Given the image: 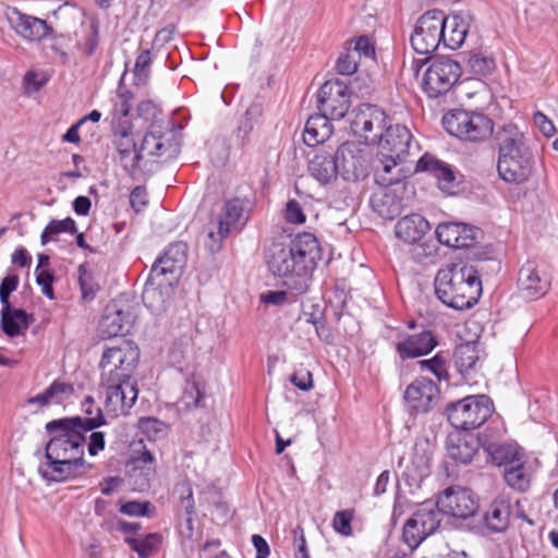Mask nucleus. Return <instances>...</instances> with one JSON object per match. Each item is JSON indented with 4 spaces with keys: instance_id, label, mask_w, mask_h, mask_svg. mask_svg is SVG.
I'll use <instances>...</instances> for the list:
<instances>
[{
    "instance_id": "7c9ffc66",
    "label": "nucleus",
    "mask_w": 558,
    "mask_h": 558,
    "mask_svg": "<svg viewBox=\"0 0 558 558\" xmlns=\"http://www.w3.org/2000/svg\"><path fill=\"white\" fill-rule=\"evenodd\" d=\"M331 118L323 113L311 116L305 124L303 141L307 146H316L327 141L332 134Z\"/></svg>"
},
{
    "instance_id": "6e6552de",
    "label": "nucleus",
    "mask_w": 558,
    "mask_h": 558,
    "mask_svg": "<svg viewBox=\"0 0 558 558\" xmlns=\"http://www.w3.org/2000/svg\"><path fill=\"white\" fill-rule=\"evenodd\" d=\"M462 74L460 63L449 57H434L424 72L422 89L429 98L446 95Z\"/></svg>"
},
{
    "instance_id": "cd10ccee",
    "label": "nucleus",
    "mask_w": 558,
    "mask_h": 558,
    "mask_svg": "<svg viewBox=\"0 0 558 558\" xmlns=\"http://www.w3.org/2000/svg\"><path fill=\"white\" fill-rule=\"evenodd\" d=\"M244 202L232 198L225 203L223 214L217 220L220 235H229L233 230H240L246 222Z\"/></svg>"
},
{
    "instance_id": "a878e982",
    "label": "nucleus",
    "mask_w": 558,
    "mask_h": 558,
    "mask_svg": "<svg viewBox=\"0 0 558 558\" xmlns=\"http://www.w3.org/2000/svg\"><path fill=\"white\" fill-rule=\"evenodd\" d=\"M416 172H428L438 181V186L449 191L456 186V173L452 167L432 154H424L416 162Z\"/></svg>"
},
{
    "instance_id": "6e6d98bb",
    "label": "nucleus",
    "mask_w": 558,
    "mask_h": 558,
    "mask_svg": "<svg viewBox=\"0 0 558 558\" xmlns=\"http://www.w3.org/2000/svg\"><path fill=\"white\" fill-rule=\"evenodd\" d=\"M160 157L174 158L180 154V141L172 130L162 132L160 130Z\"/></svg>"
},
{
    "instance_id": "e2e57ef3",
    "label": "nucleus",
    "mask_w": 558,
    "mask_h": 558,
    "mask_svg": "<svg viewBox=\"0 0 558 558\" xmlns=\"http://www.w3.org/2000/svg\"><path fill=\"white\" fill-rule=\"evenodd\" d=\"M337 71L342 75H351L357 70V57L355 52H342L337 60Z\"/></svg>"
},
{
    "instance_id": "b1692460",
    "label": "nucleus",
    "mask_w": 558,
    "mask_h": 558,
    "mask_svg": "<svg viewBox=\"0 0 558 558\" xmlns=\"http://www.w3.org/2000/svg\"><path fill=\"white\" fill-rule=\"evenodd\" d=\"M494 140L497 145L498 156L532 151L524 133L513 123H507L498 128Z\"/></svg>"
},
{
    "instance_id": "13d9d810",
    "label": "nucleus",
    "mask_w": 558,
    "mask_h": 558,
    "mask_svg": "<svg viewBox=\"0 0 558 558\" xmlns=\"http://www.w3.org/2000/svg\"><path fill=\"white\" fill-rule=\"evenodd\" d=\"M353 517L354 511L352 509L337 511L332 519L333 530L343 536H350L352 534Z\"/></svg>"
},
{
    "instance_id": "f03ea898",
    "label": "nucleus",
    "mask_w": 558,
    "mask_h": 558,
    "mask_svg": "<svg viewBox=\"0 0 558 558\" xmlns=\"http://www.w3.org/2000/svg\"><path fill=\"white\" fill-rule=\"evenodd\" d=\"M265 258L269 271L280 278L288 290L302 294L310 288L312 272L322 259V248L314 234L303 232L287 245L272 243Z\"/></svg>"
},
{
    "instance_id": "8fccbe9b",
    "label": "nucleus",
    "mask_w": 558,
    "mask_h": 558,
    "mask_svg": "<svg viewBox=\"0 0 558 558\" xmlns=\"http://www.w3.org/2000/svg\"><path fill=\"white\" fill-rule=\"evenodd\" d=\"M138 427L149 439L155 440L165 437L169 429L168 424L151 416L140 418Z\"/></svg>"
},
{
    "instance_id": "72a5a7b5",
    "label": "nucleus",
    "mask_w": 558,
    "mask_h": 558,
    "mask_svg": "<svg viewBox=\"0 0 558 558\" xmlns=\"http://www.w3.org/2000/svg\"><path fill=\"white\" fill-rule=\"evenodd\" d=\"M308 171L312 177L325 185L337 179L339 165L333 156L319 154L310 161Z\"/></svg>"
},
{
    "instance_id": "2eb2a0df",
    "label": "nucleus",
    "mask_w": 558,
    "mask_h": 558,
    "mask_svg": "<svg viewBox=\"0 0 558 558\" xmlns=\"http://www.w3.org/2000/svg\"><path fill=\"white\" fill-rule=\"evenodd\" d=\"M7 19L14 32L27 41L57 39L54 29L43 19L23 13L16 8L9 9Z\"/></svg>"
},
{
    "instance_id": "f8f14e48",
    "label": "nucleus",
    "mask_w": 558,
    "mask_h": 558,
    "mask_svg": "<svg viewBox=\"0 0 558 558\" xmlns=\"http://www.w3.org/2000/svg\"><path fill=\"white\" fill-rule=\"evenodd\" d=\"M351 105L347 83L339 78L325 82L317 93V108L320 113L333 120L345 117Z\"/></svg>"
},
{
    "instance_id": "473e14b6",
    "label": "nucleus",
    "mask_w": 558,
    "mask_h": 558,
    "mask_svg": "<svg viewBox=\"0 0 558 558\" xmlns=\"http://www.w3.org/2000/svg\"><path fill=\"white\" fill-rule=\"evenodd\" d=\"M130 314L122 310L107 307L105 315L101 317L98 331L104 338H113L128 331Z\"/></svg>"
},
{
    "instance_id": "412c9836",
    "label": "nucleus",
    "mask_w": 558,
    "mask_h": 558,
    "mask_svg": "<svg viewBox=\"0 0 558 558\" xmlns=\"http://www.w3.org/2000/svg\"><path fill=\"white\" fill-rule=\"evenodd\" d=\"M106 389V408L114 415L125 414L136 402L138 389L136 383L101 381Z\"/></svg>"
},
{
    "instance_id": "49530a36",
    "label": "nucleus",
    "mask_w": 558,
    "mask_h": 558,
    "mask_svg": "<svg viewBox=\"0 0 558 558\" xmlns=\"http://www.w3.org/2000/svg\"><path fill=\"white\" fill-rule=\"evenodd\" d=\"M468 68L473 75L486 76L495 70L496 62L493 57L477 52L469 57Z\"/></svg>"
},
{
    "instance_id": "2f4dec72",
    "label": "nucleus",
    "mask_w": 558,
    "mask_h": 558,
    "mask_svg": "<svg viewBox=\"0 0 558 558\" xmlns=\"http://www.w3.org/2000/svg\"><path fill=\"white\" fill-rule=\"evenodd\" d=\"M510 514V504L504 499H495L483 517L485 527L490 533L506 532L509 527Z\"/></svg>"
},
{
    "instance_id": "ea45409f",
    "label": "nucleus",
    "mask_w": 558,
    "mask_h": 558,
    "mask_svg": "<svg viewBox=\"0 0 558 558\" xmlns=\"http://www.w3.org/2000/svg\"><path fill=\"white\" fill-rule=\"evenodd\" d=\"M490 461L496 465H511L517 462L519 458L518 449L510 444H488L485 447Z\"/></svg>"
},
{
    "instance_id": "864d4df0",
    "label": "nucleus",
    "mask_w": 558,
    "mask_h": 558,
    "mask_svg": "<svg viewBox=\"0 0 558 558\" xmlns=\"http://www.w3.org/2000/svg\"><path fill=\"white\" fill-rule=\"evenodd\" d=\"M78 283L82 291V298L85 301H90L95 298L99 290V284L95 281L93 275L86 269L84 265L78 267Z\"/></svg>"
},
{
    "instance_id": "774afa93",
    "label": "nucleus",
    "mask_w": 558,
    "mask_h": 558,
    "mask_svg": "<svg viewBox=\"0 0 558 558\" xmlns=\"http://www.w3.org/2000/svg\"><path fill=\"white\" fill-rule=\"evenodd\" d=\"M286 219L291 223L301 225L304 223L306 217L303 213L302 207L295 199H290L286 205Z\"/></svg>"
},
{
    "instance_id": "79ce46f5",
    "label": "nucleus",
    "mask_w": 558,
    "mask_h": 558,
    "mask_svg": "<svg viewBox=\"0 0 558 558\" xmlns=\"http://www.w3.org/2000/svg\"><path fill=\"white\" fill-rule=\"evenodd\" d=\"M263 114V107L260 104L253 102L245 111L244 117L241 119L236 131V137L240 144L244 147L251 141V133L258 118Z\"/></svg>"
},
{
    "instance_id": "20e7f679",
    "label": "nucleus",
    "mask_w": 558,
    "mask_h": 558,
    "mask_svg": "<svg viewBox=\"0 0 558 558\" xmlns=\"http://www.w3.org/2000/svg\"><path fill=\"white\" fill-rule=\"evenodd\" d=\"M138 360L140 350L132 341L122 339L117 345L106 348L99 363L101 381L132 383Z\"/></svg>"
},
{
    "instance_id": "393cba45",
    "label": "nucleus",
    "mask_w": 558,
    "mask_h": 558,
    "mask_svg": "<svg viewBox=\"0 0 558 558\" xmlns=\"http://www.w3.org/2000/svg\"><path fill=\"white\" fill-rule=\"evenodd\" d=\"M518 284L521 295L529 301L544 296L550 288V281L541 277L532 264H526L520 269Z\"/></svg>"
},
{
    "instance_id": "c9c22d12",
    "label": "nucleus",
    "mask_w": 558,
    "mask_h": 558,
    "mask_svg": "<svg viewBox=\"0 0 558 558\" xmlns=\"http://www.w3.org/2000/svg\"><path fill=\"white\" fill-rule=\"evenodd\" d=\"M100 44V23L97 17L89 16L83 27V36L76 41L75 47L86 58L94 56Z\"/></svg>"
},
{
    "instance_id": "dca6fc26",
    "label": "nucleus",
    "mask_w": 558,
    "mask_h": 558,
    "mask_svg": "<svg viewBox=\"0 0 558 558\" xmlns=\"http://www.w3.org/2000/svg\"><path fill=\"white\" fill-rule=\"evenodd\" d=\"M333 158L339 165V174L345 181L360 180L367 173V160L364 151L353 142L341 144Z\"/></svg>"
},
{
    "instance_id": "6ab92c4d",
    "label": "nucleus",
    "mask_w": 558,
    "mask_h": 558,
    "mask_svg": "<svg viewBox=\"0 0 558 558\" xmlns=\"http://www.w3.org/2000/svg\"><path fill=\"white\" fill-rule=\"evenodd\" d=\"M533 165L532 151L498 156L497 171L505 182L522 184L530 179Z\"/></svg>"
},
{
    "instance_id": "9b49d317",
    "label": "nucleus",
    "mask_w": 558,
    "mask_h": 558,
    "mask_svg": "<svg viewBox=\"0 0 558 558\" xmlns=\"http://www.w3.org/2000/svg\"><path fill=\"white\" fill-rule=\"evenodd\" d=\"M412 140L413 136L407 126L389 123L383 141L378 143L385 158L383 160L385 173H391L392 169L405 159L410 153Z\"/></svg>"
},
{
    "instance_id": "a18cd8bd",
    "label": "nucleus",
    "mask_w": 558,
    "mask_h": 558,
    "mask_svg": "<svg viewBox=\"0 0 558 558\" xmlns=\"http://www.w3.org/2000/svg\"><path fill=\"white\" fill-rule=\"evenodd\" d=\"M417 364L422 372H430L439 381L449 379L447 359L442 352H438L432 359L421 360Z\"/></svg>"
},
{
    "instance_id": "c03bdc74",
    "label": "nucleus",
    "mask_w": 558,
    "mask_h": 558,
    "mask_svg": "<svg viewBox=\"0 0 558 558\" xmlns=\"http://www.w3.org/2000/svg\"><path fill=\"white\" fill-rule=\"evenodd\" d=\"M76 222L71 217L62 220H51L44 229L40 236V242L43 245H46L50 240H53L58 234L62 232L73 234L76 233Z\"/></svg>"
},
{
    "instance_id": "4be33fe9",
    "label": "nucleus",
    "mask_w": 558,
    "mask_h": 558,
    "mask_svg": "<svg viewBox=\"0 0 558 558\" xmlns=\"http://www.w3.org/2000/svg\"><path fill=\"white\" fill-rule=\"evenodd\" d=\"M433 447L427 439L416 441L410 461L405 462L403 477L410 486H417L429 474Z\"/></svg>"
},
{
    "instance_id": "5fc2aeb1",
    "label": "nucleus",
    "mask_w": 558,
    "mask_h": 558,
    "mask_svg": "<svg viewBox=\"0 0 558 558\" xmlns=\"http://www.w3.org/2000/svg\"><path fill=\"white\" fill-rule=\"evenodd\" d=\"M155 510L149 501L131 500L120 502L119 511L129 517H150Z\"/></svg>"
},
{
    "instance_id": "603ef678",
    "label": "nucleus",
    "mask_w": 558,
    "mask_h": 558,
    "mask_svg": "<svg viewBox=\"0 0 558 558\" xmlns=\"http://www.w3.org/2000/svg\"><path fill=\"white\" fill-rule=\"evenodd\" d=\"M160 126L156 123H151L149 130L143 137L141 147L138 150H147L149 155L160 157Z\"/></svg>"
},
{
    "instance_id": "052dcab7",
    "label": "nucleus",
    "mask_w": 558,
    "mask_h": 558,
    "mask_svg": "<svg viewBox=\"0 0 558 558\" xmlns=\"http://www.w3.org/2000/svg\"><path fill=\"white\" fill-rule=\"evenodd\" d=\"M52 403H61L66 397L74 392L72 384L54 380L48 388H46Z\"/></svg>"
},
{
    "instance_id": "e433bc0d",
    "label": "nucleus",
    "mask_w": 558,
    "mask_h": 558,
    "mask_svg": "<svg viewBox=\"0 0 558 558\" xmlns=\"http://www.w3.org/2000/svg\"><path fill=\"white\" fill-rule=\"evenodd\" d=\"M477 342H464L456 347L453 352L454 365L462 375L474 369L480 360Z\"/></svg>"
},
{
    "instance_id": "69168bd1",
    "label": "nucleus",
    "mask_w": 558,
    "mask_h": 558,
    "mask_svg": "<svg viewBox=\"0 0 558 558\" xmlns=\"http://www.w3.org/2000/svg\"><path fill=\"white\" fill-rule=\"evenodd\" d=\"M132 98L133 96L130 90L119 88L113 107L114 113L121 118L129 116L132 108Z\"/></svg>"
},
{
    "instance_id": "58836bf2",
    "label": "nucleus",
    "mask_w": 558,
    "mask_h": 558,
    "mask_svg": "<svg viewBox=\"0 0 558 558\" xmlns=\"http://www.w3.org/2000/svg\"><path fill=\"white\" fill-rule=\"evenodd\" d=\"M57 21L64 31H70L77 24L83 27L86 25L85 13L83 9L75 4L64 3L53 12Z\"/></svg>"
},
{
    "instance_id": "a19ab883",
    "label": "nucleus",
    "mask_w": 558,
    "mask_h": 558,
    "mask_svg": "<svg viewBox=\"0 0 558 558\" xmlns=\"http://www.w3.org/2000/svg\"><path fill=\"white\" fill-rule=\"evenodd\" d=\"M124 542L140 558H149L161 543V536L158 533H149L143 537L126 536Z\"/></svg>"
},
{
    "instance_id": "aec40b11",
    "label": "nucleus",
    "mask_w": 558,
    "mask_h": 558,
    "mask_svg": "<svg viewBox=\"0 0 558 558\" xmlns=\"http://www.w3.org/2000/svg\"><path fill=\"white\" fill-rule=\"evenodd\" d=\"M440 22L444 29V45L454 50L463 45L474 23V15L470 11H459L446 16L441 11Z\"/></svg>"
},
{
    "instance_id": "09e8293b",
    "label": "nucleus",
    "mask_w": 558,
    "mask_h": 558,
    "mask_svg": "<svg viewBox=\"0 0 558 558\" xmlns=\"http://www.w3.org/2000/svg\"><path fill=\"white\" fill-rule=\"evenodd\" d=\"M460 222H441L436 228L439 243L448 247L458 248Z\"/></svg>"
},
{
    "instance_id": "37998d69",
    "label": "nucleus",
    "mask_w": 558,
    "mask_h": 558,
    "mask_svg": "<svg viewBox=\"0 0 558 558\" xmlns=\"http://www.w3.org/2000/svg\"><path fill=\"white\" fill-rule=\"evenodd\" d=\"M505 481L511 488L519 492H524L529 488L530 478L521 459L506 468Z\"/></svg>"
},
{
    "instance_id": "1a4fd4ad",
    "label": "nucleus",
    "mask_w": 558,
    "mask_h": 558,
    "mask_svg": "<svg viewBox=\"0 0 558 558\" xmlns=\"http://www.w3.org/2000/svg\"><path fill=\"white\" fill-rule=\"evenodd\" d=\"M349 120L353 134L364 138L368 145L383 141L389 125L385 111L371 104L359 106L351 112Z\"/></svg>"
},
{
    "instance_id": "39448f33",
    "label": "nucleus",
    "mask_w": 558,
    "mask_h": 558,
    "mask_svg": "<svg viewBox=\"0 0 558 558\" xmlns=\"http://www.w3.org/2000/svg\"><path fill=\"white\" fill-rule=\"evenodd\" d=\"M445 130L462 140L480 143L488 140L494 132L493 120L483 112L453 109L442 118Z\"/></svg>"
},
{
    "instance_id": "f704fd0d",
    "label": "nucleus",
    "mask_w": 558,
    "mask_h": 558,
    "mask_svg": "<svg viewBox=\"0 0 558 558\" xmlns=\"http://www.w3.org/2000/svg\"><path fill=\"white\" fill-rule=\"evenodd\" d=\"M460 227L458 248H473V257L477 259H488L489 255L493 253L490 246L475 248L476 243L482 238V230L462 222H460Z\"/></svg>"
},
{
    "instance_id": "bb28decb",
    "label": "nucleus",
    "mask_w": 558,
    "mask_h": 558,
    "mask_svg": "<svg viewBox=\"0 0 558 558\" xmlns=\"http://www.w3.org/2000/svg\"><path fill=\"white\" fill-rule=\"evenodd\" d=\"M416 172H428L438 181V186L449 191L456 186V173L452 167L432 154H424L416 162Z\"/></svg>"
},
{
    "instance_id": "3c124183",
    "label": "nucleus",
    "mask_w": 558,
    "mask_h": 558,
    "mask_svg": "<svg viewBox=\"0 0 558 558\" xmlns=\"http://www.w3.org/2000/svg\"><path fill=\"white\" fill-rule=\"evenodd\" d=\"M126 466L138 468V470L146 471V475L156 474L157 463L153 453L144 448L138 453L132 456L126 463Z\"/></svg>"
},
{
    "instance_id": "4c0bfd02",
    "label": "nucleus",
    "mask_w": 558,
    "mask_h": 558,
    "mask_svg": "<svg viewBox=\"0 0 558 558\" xmlns=\"http://www.w3.org/2000/svg\"><path fill=\"white\" fill-rule=\"evenodd\" d=\"M442 515L444 512L437 507V502H425L411 518L421 524L423 531H426L430 535L439 527Z\"/></svg>"
},
{
    "instance_id": "4d7b16f0",
    "label": "nucleus",
    "mask_w": 558,
    "mask_h": 558,
    "mask_svg": "<svg viewBox=\"0 0 558 558\" xmlns=\"http://www.w3.org/2000/svg\"><path fill=\"white\" fill-rule=\"evenodd\" d=\"M126 469L129 483L133 486L134 490L145 492L150 487V482L155 478L156 474L146 475V471L134 466H126Z\"/></svg>"
},
{
    "instance_id": "7ed1b4c3",
    "label": "nucleus",
    "mask_w": 558,
    "mask_h": 558,
    "mask_svg": "<svg viewBox=\"0 0 558 558\" xmlns=\"http://www.w3.org/2000/svg\"><path fill=\"white\" fill-rule=\"evenodd\" d=\"M435 293L447 306L463 311L474 306L482 294V282L473 266L451 264L437 271Z\"/></svg>"
},
{
    "instance_id": "0eeeda50",
    "label": "nucleus",
    "mask_w": 558,
    "mask_h": 558,
    "mask_svg": "<svg viewBox=\"0 0 558 558\" xmlns=\"http://www.w3.org/2000/svg\"><path fill=\"white\" fill-rule=\"evenodd\" d=\"M494 404L486 395L468 396L449 403L446 415L457 430H470L482 426L493 414Z\"/></svg>"
},
{
    "instance_id": "f3484780",
    "label": "nucleus",
    "mask_w": 558,
    "mask_h": 558,
    "mask_svg": "<svg viewBox=\"0 0 558 558\" xmlns=\"http://www.w3.org/2000/svg\"><path fill=\"white\" fill-rule=\"evenodd\" d=\"M438 344L435 333L422 328L413 333H400L395 344L396 352L401 361L416 359L429 354Z\"/></svg>"
},
{
    "instance_id": "c756f323",
    "label": "nucleus",
    "mask_w": 558,
    "mask_h": 558,
    "mask_svg": "<svg viewBox=\"0 0 558 558\" xmlns=\"http://www.w3.org/2000/svg\"><path fill=\"white\" fill-rule=\"evenodd\" d=\"M429 229L428 221L420 214H411L401 218L396 227L397 238L412 244L420 241Z\"/></svg>"
},
{
    "instance_id": "ddd939ff",
    "label": "nucleus",
    "mask_w": 558,
    "mask_h": 558,
    "mask_svg": "<svg viewBox=\"0 0 558 558\" xmlns=\"http://www.w3.org/2000/svg\"><path fill=\"white\" fill-rule=\"evenodd\" d=\"M437 507L444 514L466 520L476 513L478 501L470 488L450 486L438 495Z\"/></svg>"
},
{
    "instance_id": "bf43d9fd",
    "label": "nucleus",
    "mask_w": 558,
    "mask_h": 558,
    "mask_svg": "<svg viewBox=\"0 0 558 558\" xmlns=\"http://www.w3.org/2000/svg\"><path fill=\"white\" fill-rule=\"evenodd\" d=\"M150 62V51L148 49L142 51L137 56L134 66L135 81L137 85H144L147 82Z\"/></svg>"
},
{
    "instance_id": "9d476101",
    "label": "nucleus",
    "mask_w": 558,
    "mask_h": 558,
    "mask_svg": "<svg viewBox=\"0 0 558 558\" xmlns=\"http://www.w3.org/2000/svg\"><path fill=\"white\" fill-rule=\"evenodd\" d=\"M441 11L434 9L422 14L410 36L413 50L423 56H430L444 43L441 28Z\"/></svg>"
},
{
    "instance_id": "f257e3e1",
    "label": "nucleus",
    "mask_w": 558,
    "mask_h": 558,
    "mask_svg": "<svg viewBox=\"0 0 558 558\" xmlns=\"http://www.w3.org/2000/svg\"><path fill=\"white\" fill-rule=\"evenodd\" d=\"M105 424L99 409L96 417L71 416L48 422L50 439L45 447L41 475L52 482H64L86 474L93 468L84 459L86 434Z\"/></svg>"
},
{
    "instance_id": "4468645a",
    "label": "nucleus",
    "mask_w": 558,
    "mask_h": 558,
    "mask_svg": "<svg viewBox=\"0 0 558 558\" xmlns=\"http://www.w3.org/2000/svg\"><path fill=\"white\" fill-rule=\"evenodd\" d=\"M440 390L436 383L427 377H418L405 389L403 399L411 414L427 413L438 403Z\"/></svg>"
},
{
    "instance_id": "de8ad7c7",
    "label": "nucleus",
    "mask_w": 558,
    "mask_h": 558,
    "mask_svg": "<svg viewBox=\"0 0 558 558\" xmlns=\"http://www.w3.org/2000/svg\"><path fill=\"white\" fill-rule=\"evenodd\" d=\"M427 536H429V534L426 531H423L421 524L415 522V520L412 518L407 520L403 526L402 537L404 543L412 550L417 548Z\"/></svg>"
},
{
    "instance_id": "338daca9",
    "label": "nucleus",
    "mask_w": 558,
    "mask_h": 558,
    "mask_svg": "<svg viewBox=\"0 0 558 558\" xmlns=\"http://www.w3.org/2000/svg\"><path fill=\"white\" fill-rule=\"evenodd\" d=\"M203 399V392L196 381H189L182 396V401L187 408H197L201 405Z\"/></svg>"
},
{
    "instance_id": "5701e85b",
    "label": "nucleus",
    "mask_w": 558,
    "mask_h": 558,
    "mask_svg": "<svg viewBox=\"0 0 558 558\" xmlns=\"http://www.w3.org/2000/svg\"><path fill=\"white\" fill-rule=\"evenodd\" d=\"M481 447L480 438L473 434L456 432L447 437L448 457L457 463L470 464Z\"/></svg>"
},
{
    "instance_id": "423d86ee",
    "label": "nucleus",
    "mask_w": 558,
    "mask_h": 558,
    "mask_svg": "<svg viewBox=\"0 0 558 558\" xmlns=\"http://www.w3.org/2000/svg\"><path fill=\"white\" fill-rule=\"evenodd\" d=\"M186 244L178 242L171 244L162 256H160L153 265L145 289L143 291V302L151 310H158L154 303V298L158 294L155 286H163L170 283V280H161L162 277L177 276L186 262Z\"/></svg>"
},
{
    "instance_id": "c85d7f7f",
    "label": "nucleus",
    "mask_w": 558,
    "mask_h": 558,
    "mask_svg": "<svg viewBox=\"0 0 558 558\" xmlns=\"http://www.w3.org/2000/svg\"><path fill=\"white\" fill-rule=\"evenodd\" d=\"M34 322V316L22 308L13 306L1 308V328L10 338L24 335Z\"/></svg>"
},
{
    "instance_id": "a211bd4d",
    "label": "nucleus",
    "mask_w": 558,
    "mask_h": 558,
    "mask_svg": "<svg viewBox=\"0 0 558 558\" xmlns=\"http://www.w3.org/2000/svg\"><path fill=\"white\" fill-rule=\"evenodd\" d=\"M112 144L118 154V158L123 169L131 175H134L142 160L141 150H138L130 125L120 123L112 134Z\"/></svg>"
},
{
    "instance_id": "0e129e2a",
    "label": "nucleus",
    "mask_w": 558,
    "mask_h": 558,
    "mask_svg": "<svg viewBox=\"0 0 558 558\" xmlns=\"http://www.w3.org/2000/svg\"><path fill=\"white\" fill-rule=\"evenodd\" d=\"M36 274V282L38 286L41 287V292L44 295H46L48 299L53 300L54 299V292H53V281L54 276L49 269H41L35 270Z\"/></svg>"
},
{
    "instance_id": "680f3d73",
    "label": "nucleus",
    "mask_w": 558,
    "mask_h": 558,
    "mask_svg": "<svg viewBox=\"0 0 558 558\" xmlns=\"http://www.w3.org/2000/svg\"><path fill=\"white\" fill-rule=\"evenodd\" d=\"M17 286L19 276L16 275H8L2 279L0 283V302L2 304V308L12 306L10 295L16 290Z\"/></svg>"
}]
</instances>
